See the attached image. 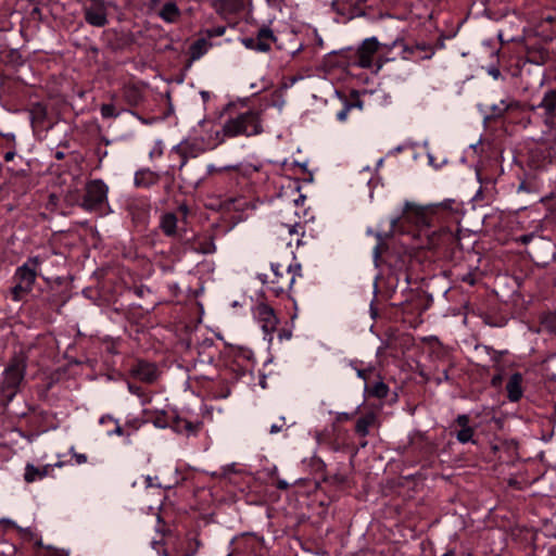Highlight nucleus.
<instances>
[{
  "label": "nucleus",
  "mask_w": 556,
  "mask_h": 556,
  "mask_svg": "<svg viewBox=\"0 0 556 556\" xmlns=\"http://www.w3.org/2000/svg\"><path fill=\"white\" fill-rule=\"evenodd\" d=\"M212 7L223 17L237 14L244 9V0H213Z\"/></svg>",
  "instance_id": "14"
},
{
  "label": "nucleus",
  "mask_w": 556,
  "mask_h": 556,
  "mask_svg": "<svg viewBox=\"0 0 556 556\" xmlns=\"http://www.w3.org/2000/svg\"><path fill=\"white\" fill-rule=\"evenodd\" d=\"M283 429H286V418H285V417H281V418L279 419V421H278V422L273 424V425L270 426V430H269V432H270L271 434H276V433H278V432H281Z\"/></svg>",
  "instance_id": "34"
},
{
  "label": "nucleus",
  "mask_w": 556,
  "mask_h": 556,
  "mask_svg": "<svg viewBox=\"0 0 556 556\" xmlns=\"http://www.w3.org/2000/svg\"><path fill=\"white\" fill-rule=\"evenodd\" d=\"M114 432L116 434H118V435H122L123 434V429L119 426H117Z\"/></svg>",
  "instance_id": "54"
},
{
  "label": "nucleus",
  "mask_w": 556,
  "mask_h": 556,
  "mask_svg": "<svg viewBox=\"0 0 556 556\" xmlns=\"http://www.w3.org/2000/svg\"><path fill=\"white\" fill-rule=\"evenodd\" d=\"M0 135L7 140L8 143L11 144L12 148H15V135L12 132L1 134Z\"/></svg>",
  "instance_id": "39"
},
{
  "label": "nucleus",
  "mask_w": 556,
  "mask_h": 556,
  "mask_svg": "<svg viewBox=\"0 0 556 556\" xmlns=\"http://www.w3.org/2000/svg\"><path fill=\"white\" fill-rule=\"evenodd\" d=\"M417 48H418V49H421V50H427V51H429V53H428V54H426V55L424 56V59H429V58H431V56H432V54L434 53V51H433V48H432V47L417 46Z\"/></svg>",
  "instance_id": "48"
},
{
  "label": "nucleus",
  "mask_w": 556,
  "mask_h": 556,
  "mask_svg": "<svg viewBox=\"0 0 556 556\" xmlns=\"http://www.w3.org/2000/svg\"><path fill=\"white\" fill-rule=\"evenodd\" d=\"M542 324L546 330L556 333V311L549 312L546 315H544Z\"/></svg>",
  "instance_id": "31"
},
{
  "label": "nucleus",
  "mask_w": 556,
  "mask_h": 556,
  "mask_svg": "<svg viewBox=\"0 0 556 556\" xmlns=\"http://www.w3.org/2000/svg\"><path fill=\"white\" fill-rule=\"evenodd\" d=\"M27 368V356L23 353H15L3 371L1 393L8 401H12L24 380Z\"/></svg>",
  "instance_id": "3"
},
{
  "label": "nucleus",
  "mask_w": 556,
  "mask_h": 556,
  "mask_svg": "<svg viewBox=\"0 0 556 556\" xmlns=\"http://www.w3.org/2000/svg\"><path fill=\"white\" fill-rule=\"evenodd\" d=\"M55 157H56L58 160H62V159L64 157V153H63V152H56V153H55Z\"/></svg>",
  "instance_id": "55"
},
{
  "label": "nucleus",
  "mask_w": 556,
  "mask_h": 556,
  "mask_svg": "<svg viewBox=\"0 0 556 556\" xmlns=\"http://www.w3.org/2000/svg\"><path fill=\"white\" fill-rule=\"evenodd\" d=\"M204 147L195 140H184L172 149V154L179 157V162L188 164L189 159H197L204 153Z\"/></svg>",
  "instance_id": "10"
},
{
  "label": "nucleus",
  "mask_w": 556,
  "mask_h": 556,
  "mask_svg": "<svg viewBox=\"0 0 556 556\" xmlns=\"http://www.w3.org/2000/svg\"><path fill=\"white\" fill-rule=\"evenodd\" d=\"M178 177L189 187L197 188L204 179L202 166H194L179 162Z\"/></svg>",
  "instance_id": "11"
},
{
  "label": "nucleus",
  "mask_w": 556,
  "mask_h": 556,
  "mask_svg": "<svg viewBox=\"0 0 556 556\" xmlns=\"http://www.w3.org/2000/svg\"><path fill=\"white\" fill-rule=\"evenodd\" d=\"M356 371H357V376H358L359 378H362V379H364V380H366V379H367V372H366V370H365V369H359V368H357V369H356Z\"/></svg>",
  "instance_id": "51"
},
{
  "label": "nucleus",
  "mask_w": 556,
  "mask_h": 556,
  "mask_svg": "<svg viewBox=\"0 0 556 556\" xmlns=\"http://www.w3.org/2000/svg\"><path fill=\"white\" fill-rule=\"evenodd\" d=\"M488 73L494 78L497 79L501 77V71L497 67H490Z\"/></svg>",
  "instance_id": "44"
},
{
  "label": "nucleus",
  "mask_w": 556,
  "mask_h": 556,
  "mask_svg": "<svg viewBox=\"0 0 556 556\" xmlns=\"http://www.w3.org/2000/svg\"><path fill=\"white\" fill-rule=\"evenodd\" d=\"M226 28L224 26L216 27L214 29L208 30V36H223L225 34Z\"/></svg>",
  "instance_id": "41"
},
{
  "label": "nucleus",
  "mask_w": 556,
  "mask_h": 556,
  "mask_svg": "<svg viewBox=\"0 0 556 556\" xmlns=\"http://www.w3.org/2000/svg\"><path fill=\"white\" fill-rule=\"evenodd\" d=\"M255 312L263 331L266 334L274 332L278 324L274 309L269 305L261 303L256 306Z\"/></svg>",
  "instance_id": "12"
},
{
  "label": "nucleus",
  "mask_w": 556,
  "mask_h": 556,
  "mask_svg": "<svg viewBox=\"0 0 556 556\" xmlns=\"http://www.w3.org/2000/svg\"><path fill=\"white\" fill-rule=\"evenodd\" d=\"M539 244H540V245H544V247H546V248H548V249H551V248H552V244H551L549 242H545V241H543V240H541V239L539 240Z\"/></svg>",
  "instance_id": "52"
},
{
  "label": "nucleus",
  "mask_w": 556,
  "mask_h": 556,
  "mask_svg": "<svg viewBox=\"0 0 556 556\" xmlns=\"http://www.w3.org/2000/svg\"><path fill=\"white\" fill-rule=\"evenodd\" d=\"M379 46L376 37L365 39L356 51L355 64L362 68H370Z\"/></svg>",
  "instance_id": "9"
},
{
  "label": "nucleus",
  "mask_w": 556,
  "mask_h": 556,
  "mask_svg": "<svg viewBox=\"0 0 556 556\" xmlns=\"http://www.w3.org/2000/svg\"><path fill=\"white\" fill-rule=\"evenodd\" d=\"M502 381H503L502 374H496L492 377L491 384H492V387L497 388L502 384Z\"/></svg>",
  "instance_id": "40"
},
{
  "label": "nucleus",
  "mask_w": 556,
  "mask_h": 556,
  "mask_svg": "<svg viewBox=\"0 0 556 556\" xmlns=\"http://www.w3.org/2000/svg\"><path fill=\"white\" fill-rule=\"evenodd\" d=\"M160 175L149 168L140 169L135 174V186L150 188L160 181Z\"/></svg>",
  "instance_id": "19"
},
{
  "label": "nucleus",
  "mask_w": 556,
  "mask_h": 556,
  "mask_svg": "<svg viewBox=\"0 0 556 556\" xmlns=\"http://www.w3.org/2000/svg\"><path fill=\"white\" fill-rule=\"evenodd\" d=\"M159 16L166 23L174 24L177 23L181 16V11L178 5L168 1L165 2L159 11Z\"/></svg>",
  "instance_id": "22"
},
{
  "label": "nucleus",
  "mask_w": 556,
  "mask_h": 556,
  "mask_svg": "<svg viewBox=\"0 0 556 556\" xmlns=\"http://www.w3.org/2000/svg\"><path fill=\"white\" fill-rule=\"evenodd\" d=\"M213 361H214V353H210V352L205 355V357L200 358L201 363H212Z\"/></svg>",
  "instance_id": "49"
},
{
  "label": "nucleus",
  "mask_w": 556,
  "mask_h": 556,
  "mask_svg": "<svg viewBox=\"0 0 556 556\" xmlns=\"http://www.w3.org/2000/svg\"><path fill=\"white\" fill-rule=\"evenodd\" d=\"M440 205H443L444 207H450V204L447 203H441Z\"/></svg>",
  "instance_id": "62"
},
{
  "label": "nucleus",
  "mask_w": 556,
  "mask_h": 556,
  "mask_svg": "<svg viewBox=\"0 0 556 556\" xmlns=\"http://www.w3.org/2000/svg\"><path fill=\"white\" fill-rule=\"evenodd\" d=\"M289 232H290V233L296 232V230H295V226L290 227V228H289Z\"/></svg>",
  "instance_id": "56"
},
{
  "label": "nucleus",
  "mask_w": 556,
  "mask_h": 556,
  "mask_svg": "<svg viewBox=\"0 0 556 556\" xmlns=\"http://www.w3.org/2000/svg\"><path fill=\"white\" fill-rule=\"evenodd\" d=\"M132 376L146 383H152L157 379V368L154 364L139 361L132 368H131Z\"/></svg>",
  "instance_id": "13"
},
{
  "label": "nucleus",
  "mask_w": 556,
  "mask_h": 556,
  "mask_svg": "<svg viewBox=\"0 0 556 556\" xmlns=\"http://www.w3.org/2000/svg\"><path fill=\"white\" fill-rule=\"evenodd\" d=\"M377 422V416L375 413L369 412L359 417L355 425V432L361 437L369 434V429Z\"/></svg>",
  "instance_id": "26"
},
{
  "label": "nucleus",
  "mask_w": 556,
  "mask_h": 556,
  "mask_svg": "<svg viewBox=\"0 0 556 556\" xmlns=\"http://www.w3.org/2000/svg\"><path fill=\"white\" fill-rule=\"evenodd\" d=\"M366 392L374 397L384 399L388 396L389 387L383 381H378L371 387H366Z\"/></svg>",
  "instance_id": "29"
},
{
  "label": "nucleus",
  "mask_w": 556,
  "mask_h": 556,
  "mask_svg": "<svg viewBox=\"0 0 556 556\" xmlns=\"http://www.w3.org/2000/svg\"><path fill=\"white\" fill-rule=\"evenodd\" d=\"M129 390L136 391V388H132V387L129 386Z\"/></svg>",
  "instance_id": "64"
},
{
  "label": "nucleus",
  "mask_w": 556,
  "mask_h": 556,
  "mask_svg": "<svg viewBox=\"0 0 556 556\" xmlns=\"http://www.w3.org/2000/svg\"><path fill=\"white\" fill-rule=\"evenodd\" d=\"M73 457L75 458L78 465L85 464L87 462V456L81 453H74Z\"/></svg>",
  "instance_id": "42"
},
{
  "label": "nucleus",
  "mask_w": 556,
  "mask_h": 556,
  "mask_svg": "<svg viewBox=\"0 0 556 556\" xmlns=\"http://www.w3.org/2000/svg\"><path fill=\"white\" fill-rule=\"evenodd\" d=\"M199 349H202L203 353H205L206 349H208V350L213 349V342L211 340H205V341L202 342V344L200 345Z\"/></svg>",
  "instance_id": "47"
},
{
  "label": "nucleus",
  "mask_w": 556,
  "mask_h": 556,
  "mask_svg": "<svg viewBox=\"0 0 556 556\" xmlns=\"http://www.w3.org/2000/svg\"><path fill=\"white\" fill-rule=\"evenodd\" d=\"M207 94H208V93H207L206 91H203V92H202V96H203L204 98H207Z\"/></svg>",
  "instance_id": "61"
},
{
  "label": "nucleus",
  "mask_w": 556,
  "mask_h": 556,
  "mask_svg": "<svg viewBox=\"0 0 556 556\" xmlns=\"http://www.w3.org/2000/svg\"><path fill=\"white\" fill-rule=\"evenodd\" d=\"M147 481H148V485H152L150 477L147 478Z\"/></svg>",
  "instance_id": "60"
},
{
  "label": "nucleus",
  "mask_w": 556,
  "mask_h": 556,
  "mask_svg": "<svg viewBox=\"0 0 556 556\" xmlns=\"http://www.w3.org/2000/svg\"><path fill=\"white\" fill-rule=\"evenodd\" d=\"M173 213H174V215L178 216V219L181 224H186L187 218L191 213V210H190L189 205L184 202V203H180L177 206L176 212H173Z\"/></svg>",
  "instance_id": "32"
},
{
  "label": "nucleus",
  "mask_w": 556,
  "mask_h": 556,
  "mask_svg": "<svg viewBox=\"0 0 556 556\" xmlns=\"http://www.w3.org/2000/svg\"><path fill=\"white\" fill-rule=\"evenodd\" d=\"M523 105L521 102L513 99V98H506L500 101L497 104H493L491 106V113L490 118H501L504 116L506 112L510 111H520L522 110Z\"/></svg>",
  "instance_id": "15"
},
{
  "label": "nucleus",
  "mask_w": 556,
  "mask_h": 556,
  "mask_svg": "<svg viewBox=\"0 0 556 556\" xmlns=\"http://www.w3.org/2000/svg\"><path fill=\"white\" fill-rule=\"evenodd\" d=\"M399 219H400V218H399V217H396V218H393V219L391 220V228H392V229L396 226V224H397Z\"/></svg>",
  "instance_id": "53"
},
{
  "label": "nucleus",
  "mask_w": 556,
  "mask_h": 556,
  "mask_svg": "<svg viewBox=\"0 0 556 556\" xmlns=\"http://www.w3.org/2000/svg\"><path fill=\"white\" fill-rule=\"evenodd\" d=\"M470 418L468 415H458L456 418L457 426L460 427V430L456 433V439L460 443H468L472 440L475 430L469 426Z\"/></svg>",
  "instance_id": "20"
},
{
  "label": "nucleus",
  "mask_w": 556,
  "mask_h": 556,
  "mask_svg": "<svg viewBox=\"0 0 556 556\" xmlns=\"http://www.w3.org/2000/svg\"><path fill=\"white\" fill-rule=\"evenodd\" d=\"M459 280L465 282V283H468L469 286H475L476 282H477L476 274L469 271V273L460 276Z\"/></svg>",
  "instance_id": "36"
},
{
  "label": "nucleus",
  "mask_w": 556,
  "mask_h": 556,
  "mask_svg": "<svg viewBox=\"0 0 556 556\" xmlns=\"http://www.w3.org/2000/svg\"><path fill=\"white\" fill-rule=\"evenodd\" d=\"M276 486L279 490H287L290 486V484L282 479H278L276 482Z\"/></svg>",
  "instance_id": "45"
},
{
  "label": "nucleus",
  "mask_w": 556,
  "mask_h": 556,
  "mask_svg": "<svg viewBox=\"0 0 556 556\" xmlns=\"http://www.w3.org/2000/svg\"><path fill=\"white\" fill-rule=\"evenodd\" d=\"M208 42L204 38L197 39L189 48L191 60H199L207 51Z\"/></svg>",
  "instance_id": "28"
},
{
  "label": "nucleus",
  "mask_w": 556,
  "mask_h": 556,
  "mask_svg": "<svg viewBox=\"0 0 556 556\" xmlns=\"http://www.w3.org/2000/svg\"><path fill=\"white\" fill-rule=\"evenodd\" d=\"M264 131L261 112L247 111L225 121L222 130L216 132V137L224 142L226 138H235L238 136H257Z\"/></svg>",
  "instance_id": "2"
},
{
  "label": "nucleus",
  "mask_w": 556,
  "mask_h": 556,
  "mask_svg": "<svg viewBox=\"0 0 556 556\" xmlns=\"http://www.w3.org/2000/svg\"><path fill=\"white\" fill-rule=\"evenodd\" d=\"M176 428L178 431L185 430L188 433H194L197 431V427L188 420H177Z\"/></svg>",
  "instance_id": "33"
},
{
  "label": "nucleus",
  "mask_w": 556,
  "mask_h": 556,
  "mask_svg": "<svg viewBox=\"0 0 556 556\" xmlns=\"http://www.w3.org/2000/svg\"><path fill=\"white\" fill-rule=\"evenodd\" d=\"M443 556H455V555H454V552L450 551V552L445 553Z\"/></svg>",
  "instance_id": "58"
},
{
  "label": "nucleus",
  "mask_w": 556,
  "mask_h": 556,
  "mask_svg": "<svg viewBox=\"0 0 556 556\" xmlns=\"http://www.w3.org/2000/svg\"><path fill=\"white\" fill-rule=\"evenodd\" d=\"M15 156V150L14 148H12L11 150H9L8 152L4 153V161L5 162H11Z\"/></svg>",
  "instance_id": "46"
},
{
  "label": "nucleus",
  "mask_w": 556,
  "mask_h": 556,
  "mask_svg": "<svg viewBox=\"0 0 556 556\" xmlns=\"http://www.w3.org/2000/svg\"><path fill=\"white\" fill-rule=\"evenodd\" d=\"M277 40L273 30L263 26L257 30L255 37H247L241 40L242 45L250 50L266 53L270 51L271 45Z\"/></svg>",
  "instance_id": "7"
},
{
  "label": "nucleus",
  "mask_w": 556,
  "mask_h": 556,
  "mask_svg": "<svg viewBox=\"0 0 556 556\" xmlns=\"http://www.w3.org/2000/svg\"><path fill=\"white\" fill-rule=\"evenodd\" d=\"M191 250L201 254H212L216 251L214 239L212 236L195 238L191 243Z\"/></svg>",
  "instance_id": "23"
},
{
  "label": "nucleus",
  "mask_w": 556,
  "mask_h": 556,
  "mask_svg": "<svg viewBox=\"0 0 556 556\" xmlns=\"http://www.w3.org/2000/svg\"><path fill=\"white\" fill-rule=\"evenodd\" d=\"M108 199V186L100 179L86 184L80 206L87 212H101Z\"/></svg>",
  "instance_id": "4"
},
{
  "label": "nucleus",
  "mask_w": 556,
  "mask_h": 556,
  "mask_svg": "<svg viewBox=\"0 0 556 556\" xmlns=\"http://www.w3.org/2000/svg\"><path fill=\"white\" fill-rule=\"evenodd\" d=\"M30 122L34 128H42L47 119V108L42 103H34L29 109Z\"/></svg>",
  "instance_id": "25"
},
{
  "label": "nucleus",
  "mask_w": 556,
  "mask_h": 556,
  "mask_svg": "<svg viewBox=\"0 0 556 556\" xmlns=\"http://www.w3.org/2000/svg\"><path fill=\"white\" fill-rule=\"evenodd\" d=\"M375 236L378 239V244L374 249V256H375L376 260H378L380 257V254H381L380 247H381V244L383 242V237H382L381 232H377V233H375Z\"/></svg>",
  "instance_id": "37"
},
{
  "label": "nucleus",
  "mask_w": 556,
  "mask_h": 556,
  "mask_svg": "<svg viewBox=\"0 0 556 556\" xmlns=\"http://www.w3.org/2000/svg\"><path fill=\"white\" fill-rule=\"evenodd\" d=\"M518 190H526V186H525V182H521Z\"/></svg>",
  "instance_id": "57"
},
{
  "label": "nucleus",
  "mask_w": 556,
  "mask_h": 556,
  "mask_svg": "<svg viewBox=\"0 0 556 556\" xmlns=\"http://www.w3.org/2000/svg\"><path fill=\"white\" fill-rule=\"evenodd\" d=\"M230 169H236V166H225L223 168H217L214 165H208L206 168V173L213 174V173H217V172H222V170H230Z\"/></svg>",
  "instance_id": "38"
},
{
  "label": "nucleus",
  "mask_w": 556,
  "mask_h": 556,
  "mask_svg": "<svg viewBox=\"0 0 556 556\" xmlns=\"http://www.w3.org/2000/svg\"><path fill=\"white\" fill-rule=\"evenodd\" d=\"M437 206L438 205L434 204L422 206L416 203L406 202L403 208L402 218L414 223L417 226H429L431 217L437 211Z\"/></svg>",
  "instance_id": "6"
},
{
  "label": "nucleus",
  "mask_w": 556,
  "mask_h": 556,
  "mask_svg": "<svg viewBox=\"0 0 556 556\" xmlns=\"http://www.w3.org/2000/svg\"><path fill=\"white\" fill-rule=\"evenodd\" d=\"M263 285L275 296L289 294L296 277H302L301 265L296 262L289 264L276 263L271 264V274L258 276ZM290 298V295H288Z\"/></svg>",
  "instance_id": "1"
},
{
  "label": "nucleus",
  "mask_w": 556,
  "mask_h": 556,
  "mask_svg": "<svg viewBox=\"0 0 556 556\" xmlns=\"http://www.w3.org/2000/svg\"><path fill=\"white\" fill-rule=\"evenodd\" d=\"M61 467L62 463H56L55 465H45L42 467H35L33 464H27L25 466L24 480L27 483H33L37 480L43 479L53 470V467Z\"/></svg>",
  "instance_id": "17"
},
{
  "label": "nucleus",
  "mask_w": 556,
  "mask_h": 556,
  "mask_svg": "<svg viewBox=\"0 0 556 556\" xmlns=\"http://www.w3.org/2000/svg\"><path fill=\"white\" fill-rule=\"evenodd\" d=\"M545 20L551 22V23L554 22V17H552V16H547Z\"/></svg>",
  "instance_id": "59"
},
{
  "label": "nucleus",
  "mask_w": 556,
  "mask_h": 556,
  "mask_svg": "<svg viewBox=\"0 0 556 556\" xmlns=\"http://www.w3.org/2000/svg\"><path fill=\"white\" fill-rule=\"evenodd\" d=\"M41 263L42 261L39 256L29 257L23 265L16 268L13 276L14 281L33 289L37 278V270Z\"/></svg>",
  "instance_id": "8"
},
{
  "label": "nucleus",
  "mask_w": 556,
  "mask_h": 556,
  "mask_svg": "<svg viewBox=\"0 0 556 556\" xmlns=\"http://www.w3.org/2000/svg\"><path fill=\"white\" fill-rule=\"evenodd\" d=\"M81 10L87 24L99 28L108 25L109 2L105 0H84Z\"/></svg>",
  "instance_id": "5"
},
{
  "label": "nucleus",
  "mask_w": 556,
  "mask_h": 556,
  "mask_svg": "<svg viewBox=\"0 0 556 556\" xmlns=\"http://www.w3.org/2000/svg\"><path fill=\"white\" fill-rule=\"evenodd\" d=\"M450 380V376H448V369H443L441 375L437 378V381L438 383H441L442 381H448Z\"/></svg>",
  "instance_id": "43"
},
{
  "label": "nucleus",
  "mask_w": 556,
  "mask_h": 556,
  "mask_svg": "<svg viewBox=\"0 0 556 556\" xmlns=\"http://www.w3.org/2000/svg\"><path fill=\"white\" fill-rule=\"evenodd\" d=\"M110 98H111L112 102H110V103H102L100 105V114H101V117L103 119L116 118L123 112H129V113L136 115V113L132 112L131 110L118 109L115 105V103H114V100L116 99V94L115 93H112L110 96Z\"/></svg>",
  "instance_id": "24"
},
{
  "label": "nucleus",
  "mask_w": 556,
  "mask_h": 556,
  "mask_svg": "<svg viewBox=\"0 0 556 556\" xmlns=\"http://www.w3.org/2000/svg\"><path fill=\"white\" fill-rule=\"evenodd\" d=\"M539 108L544 109L547 115L556 114V88L544 94Z\"/></svg>",
  "instance_id": "27"
},
{
  "label": "nucleus",
  "mask_w": 556,
  "mask_h": 556,
  "mask_svg": "<svg viewBox=\"0 0 556 556\" xmlns=\"http://www.w3.org/2000/svg\"><path fill=\"white\" fill-rule=\"evenodd\" d=\"M33 289L26 287L22 283L15 282V285L11 288L12 299L14 301H21L26 294H28Z\"/></svg>",
  "instance_id": "30"
},
{
  "label": "nucleus",
  "mask_w": 556,
  "mask_h": 556,
  "mask_svg": "<svg viewBox=\"0 0 556 556\" xmlns=\"http://www.w3.org/2000/svg\"><path fill=\"white\" fill-rule=\"evenodd\" d=\"M179 224L181 223L178 216L172 212H166L161 215L159 227L166 237L174 238L178 235Z\"/></svg>",
  "instance_id": "16"
},
{
  "label": "nucleus",
  "mask_w": 556,
  "mask_h": 556,
  "mask_svg": "<svg viewBox=\"0 0 556 556\" xmlns=\"http://www.w3.org/2000/svg\"><path fill=\"white\" fill-rule=\"evenodd\" d=\"M522 376L519 372H515L510 376L507 384H506V391H507V397L511 402H517L522 396Z\"/></svg>",
  "instance_id": "21"
},
{
  "label": "nucleus",
  "mask_w": 556,
  "mask_h": 556,
  "mask_svg": "<svg viewBox=\"0 0 556 556\" xmlns=\"http://www.w3.org/2000/svg\"><path fill=\"white\" fill-rule=\"evenodd\" d=\"M121 92L123 100L130 108H136L143 101V91L141 87L135 84L124 85Z\"/></svg>",
  "instance_id": "18"
},
{
  "label": "nucleus",
  "mask_w": 556,
  "mask_h": 556,
  "mask_svg": "<svg viewBox=\"0 0 556 556\" xmlns=\"http://www.w3.org/2000/svg\"><path fill=\"white\" fill-rule=\"evenodd\" d=\"M355 104L353 103H345L344 106L342 108L341 111L338 112L337 114V118L340 121V122H344L348 117V114L350 112V110L354 106Z\"/></svg>",
  "instance_id": "35"
},
{
  "label": "nucleus",
  "mask_w": 556,
  "mask_h": 556,
  "mask_svg": "<svg viewBox=\"0 0 556 556\" xmlns=\"http://www.w3.org/2000/svg\"><path fill=\"white\" fill-rule=\"evenodd\" d=\"M129 390L136 391V388H132V387L129 386Z\"/></svg>",
  "instance_id": "63"
},
{
  "label": "nucleus",
  "mask_w": 556,
  "mask_h": 556,
  "mask_svg": "<svg viewBox=\"0 0 556 556\" xmlns=\"http://www.w3.org/2000/svg\"><path fill=\"white\" fill-rule=\"evenodd\" d=\"M533 238H534V236H533V235H531V233H530V235H523V236H521V237H520V242H522V243L527 244V243H529Z\"/></svg>",
  "instance_id": "50"
}]
</instances>
